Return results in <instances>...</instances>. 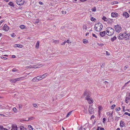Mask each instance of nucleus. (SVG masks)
<instances>
[{
  "instance_id": "1",
  "label": "nucleus",
  "mask_w": 130,
  "mask_h": 130,
  "mask_svg": "<svg viewBox=\"0 0 130 130\" xmlns=\"http://www.w3.org/2000/svg\"><path fill=\"white\" fill-rule=\"evenodd\" d=\"M91 94V92L88 91H85L83 94L84 97L86 96L85 98V100H87L88 103L90 104L92 103L94 101L93 99L90 98Z\"/></svg>"
},
{
  "instance_id": "2",
  "label": "nucleus",
  "mask_w": 130,
  "mask_h": 130,
  "mask_svg": "<svg viewBox=\"0 0 130 130\" xmlns=\"http://www.w3.org/2000/svg\"><path fill=\"white\" fill-rule=\"evenodd\" d=\"M103 27V26L101 23H96L95 25L94 29L97 32H99L101 30Z\"/></svg>"
},
{
  "instance_id": "3",
  "label": "nucleus",
  "mask_w": 130,
  "mask_h": 130,
  "mask_svg": "<svg viewBox=\"0 0 130 130\" xmlns=\"http://www.w3.org/2000/svg\"><path fill=\"white\" fill-rule=\"evenodd\" d=\"M106 34L109 36H111L112 35L114 32V29L111 27H107L106 30Z\"/></svg>"
},
{
  "instance_id": "4",
  "label": "nucleus",
  "mask_w": 130,
  "mask_h": 130,
  "mask_svg": "<svg viewBox=\"0 0 130 130\" xmlns=\"http://www.w3.org/2000/svg\"><path fill=\"white\" fill-rule=\"evenodd\" d=\"M116 31L118 33L120 32L122 30V28L121 26L119 25H115L114 27Z\"/></svg>"
},
{
  "instance_id": "5",
  "label": "nucleus",
  "mask_w": 130,
  "mask_h": 130,
  "mask_svg": "<svg viewBox=\"0 0 130 130\" xmlns=\"http://www.w3.org/2000/svg\"><path fill=\"white\" fill-rule=\"evenodd\" d=\"M24 0H17V4L18 5L21 6L24 4Z\"/></svg>"
},
{
  "instance_id": "6",
  "label": "nucleus",
  "mask_w": 130,
  "mask_h": 130,
  "mask_svg": "<svg viewBox=\"0 0 130 130\" xmlns=\"http://www.w3.org/2000/svg\"><path fill=\"white\" fill-rule=\"evenodd\" d=\"M88 111L89 113L91 114H93L94 113V109L92 107V106H89Z\"/></svg>"
},
{
  "instance_id": "7",
  "label": "nucleus",
  "mask_w": 130,
  "mask_h": 130,
  "mask_svg": "<svg viewBox=\"0 0 130 130\" xmlns=\"http://www.w3.org/2000/svg\"><path fill=\"white\" fill-rule=\"evenodd\" d=\"M126 33H123V34L120 33L118 36V38L119 39L121 40L123 39L124 37V36Z\"/></svg>"
},
{
  "instance_id": "8",
  "label": "nucleus",
  "mask_w": 130,
  "mask_h": 130,
  "mask_svg": "<svg viewBox=\"0 0 130 130\" xmlns=\"http://www.w3.org/2000/svg\"><path fill=\"white\" fill-rule=\"evenodd\" d=\"M3 28V30L6 31H7L9 29V27L6 24L4 25Z\"/></svg>"
},
{
  "instance_id": "9",
  "label": "nucleus",
  "mask_w": 130,
  "mask_h": 130,
  "mask_svg": "<svg viewBox=\"0 0 130 130\" xmlns=\"http://www.w3.org/2000/svg\"><path fill=\"white\" fill-rule=\"evenodd\" d=\"M123 16L125 17L126 18H128L129 16V14L126 12H123Z\"/></svg>"
},
{
  "instance_id": "10",
  "label": "nucleus",
  "mask_w": 130,
  "mask_h": 130,
  "mask_svg": "<svg viewBox=\"0 0 130 130\" xmlns=\"http://www.w3.org/2000/svg\"><path fill=\"white\" fill-rule=\"evenodd\" d=\"M43 66H44V65L42 64H40L39 65H35L33 66L32 68H40V67H42Z\"/></svg>"
},
{
  "instance_id": "11",
  "label": "nucleus",
  "mask_w": 130,
  "mask_h": 130,
  "mask_svg": "<svg viewBox=\"0 0 130 130\" xmlns=\"http://www.w3.org/2000/svg\"><path fill=\"white\" fill-rule=\"evenodd\" d=\"M118 14L116 12H112L111 14V17H116L118 16Z\"/></svg>"
},
{
  "instance_id": "12",
  "label": "nucleus",
  "mask_w": 130,
  "mask_h": 130,
  "mask_svg": "<svg viewBox=\"0 0 130 130\" xmlns=\"http://www.w3.org/2000/svg\"><path fill=\"white\" fill-rule=\"evenodd\" d=\"M11 130H17V127L15 124H12Z\"/></svg>"
},
{
  "instance_id": "13",
  "label": "nucleus",
  "mask_w": 130,
  "mask_h": 130,
  "mask_svg": "<svg viewBox=\"0 0 130 130\" xmlns=\"http://www.w3.org/2000/svg\"><path fill=\"white\" fill-rule=\"evenodd\" d=\"M99 34L101 37H103L105 35V31H104L102 32H100Z\"/></svg>"
},
{
  "instance_id": "14",
  "label": "nucleus",
  "mask_w": 130,
  "mask_h": 130,
  "mask_svg": "<svg viewBox=\"0 0 130 130\" xmlns=\"http://www.w3.org/2000/svg\"><path fill=\"white\" fill-rule=\"evenodd\" d=\"M130 36V35L127 34H126L124 36V39L125 40H128L129 39V37Z\"/></svg>"
},
{
  "instance_id": "15",
  "label": "nucleus",
  "mask_w": 130,
  "mask_h": 130,
  "mask_svg": "<svg viewBox=\"0 0 130 130\" xmlns=\"http://www.w3.org/2000/svg\"><path fill=\"white\" fill-rule=\"evenodd\" d=\"M120 125L121 127H123L125 126V124L123 121L121 120L120 122Z\"/></svg>"
},
{
  "instance_id": "16",
  "label": "nucleus",
  "mask_w": 130,
  "mask_h": 130,
  "mask_svg": "<svg viewBox=\"0 0 130 130\" xmlns=\"http://www.w3.org/2000/svg\"><path fill=\"white\" fill-rule=\"evenodd\" d=\"M126 98L128 100H130V92H129L127 94Z\"/></svg>"
},
{
  "instance_id": "17",
  "label": "nucleus",
  "mask_w": 130,
  "mask_h": 130,
  "mask_svg": "<svg viewBox=\"0 0 130 130\" xmlns=\"http://www.w3.org/2000/svg\"><path fill=\"white\" fill-rule=\"evenodd\" d=\"M39 41H37V43L36 44L35 47L37 48H39Z\"/></svg>"
},
{
  "instance_id": "18",
  "label": "nucleus",
  "mask_w": 130,
  "mask_h": 130,
  "mask_svg": "<svg viewBox=\"0 0 130 130\" xmlns=\"http://www.w3.org/2000/svg\"><path fill=\"white\" fill-rule=\"evenodd\" d=\"M24 78V77H21L20 78H15V82L17 81H19L20 80H21L22 79V78Z\"/></svg>"
},
{
  "instance_id": "19",
  "label": "nucleus",
  "mask_w": 130,
  "mask_h": 130,
  "mask_svg": "<svg viewBox=\"0 0 130 130\" xmlns=\"http://www.w3.org/2000/svg\"><path fill=\"white\" fill-rule=\"evenodd\" d=\"M15 45L16 46H15V47H18L20 48H22L23 46V45L21 44H16Z\"/></svg>"
},
{
  "instance_id": "20",
  "label": "nucleus",
  "mask_w": 130,
  "mask_h": 130,
  "mask_svg": "<svg viewBox=\"0 0 130 130\" xmlns=\"http://www.w3.org/2000/svg\"><path fill=\"white\" fill-rule=\"evenodd\" d=\"M8 5L9 6H12L13 7H14V5L13 3L12 2H10L8 4Z\"/></svg>"
},
{
  "instance_id": "21",
  "label": "nucleus",
  "mask_w": 130,
  "mask_h": 130,
  "mask_svg": "<svg viewBox=\"0 0 130 130\" xmlns=\"http://www.w3.org/2000/svg\"><path fill=\"white\" fill-rule=\"evenodd\" d=\"M47 75V73H45L44 74L42 75L41 76V78H42V79L43 78L46 77Z\"/></svg>"
},
{
  "instance_id": "22",
  "label": "nucleus",
  "mask_w": 130,
  "mask_h": 130,
  "mask_svg": "<svg viewBox=\"0 0 130 130\" xmlns=\"http://www.w3.org/2000/svg\"><path fill=\"white\" fill-rule=\"evenodd\" d=\"M83 30L85 31L87 29V27L86 25H83Z\"/></svg>"
},
{
  "instance_id": "23",
  "label": "nucleus",
  "mask_w": 130,
  "mask_h": 130,
  "mask_svg": "<svg viewBox=\"0 0 130 130\" xmlns=\"http://www.w3.org/2000/svg\"><path fill=\"white\" fill-rule=\"evenodd\" d=\"M31 81L33 82H38V80H37V77H35L34 78L31 80Z\"/></svg>"
},
{
  "instance_id": "24",
  "label": "nucleus",
  "mask_w": 130,
  "mask_h": 130,
  "mask_svg": "<svg viewBox=\"0 0 130 130\" xmlns=\"http://www.w3.org/2000/svg\"><path fill=\"white\" fill-rule=\"evenodd\" d=\"M20 130H26V129L24 128L23 126H20Z\"/></svg>"
},
{
  "instance_id": "25",
  "label": "nucleus",
  "mask_w": 130,
  "mask_h": 130,
  "mask_svg": "<svg viewBox=\"0 0 130 130\" xmlns=\"http://www.w3.org/2000/svg\"><path fill=\"white\" fill-rule=\"evenodd\" d=\"M89 41L88 40L86 39H84L83 40V43L84 44L87 43Z\"/></svg>"
},
{
  "instance_id": "26",
  "label": "nucleus",
  "mask_w": 130,
  "mask_h": 130,
  "mask_svg": "<svg viewBox=\"0 0 130 130\" xmlns=\"http://www.w3.org/2000/svg\"><path fill=\"white\" fill-rule=\"evenodd\" d=\"M36 77L38 81L42 79V78H41V76H38Z\"/></svg>"
},
{
  "instance_id": "27",
  "label": "nucleus",
  "mask_w": 130,
  "mask_h": 130,
  "mask_svg": "<svg viewBox=\"0 0 130 130\" xmlns=\"http://www.w3.org/2000/svg\"><path fill=\"white\" fill-rule=\"evenodd\" d=\"M72 111H70V112H69L68 113L67 115V117H69V116L70 115H71V113H72Z\"/></svg>"
},
{
  "instance_id": "28",
  "label": "nucleus",
  "mask_w": 130,
  "mask_h": 130,
  "mask_svg": "<svg viewBox=\"0 0 130 130\" xmlns=\"http://www.w3.org/2000/svg\"><path fill=\"white\" fill-rule=\"evenodd\" d=\"M99 112V113L102 109V106H99L98 107Z\"/></svg>"
},
{
  "instance_id": "29",
  "label": "nucleus",
  "mask_w": 130,
  "mask_h": 130,
  "mask_svg": "<svg viewBox=\"0 0 130 130\" xmlns=\"http://www.w3.org/2000/svg\"><path fill=\"white\" fill-rule=\"evenodd\" d=\"M102 20H103L105 21H107V19H108L105 16H103L102 18Z\"/></svg>"
},
{
  "instance_id": "30",
  "label": "nucleus",
  "mask_w": 130,
  "mask_h": 130,
  "mask_svg": "<svg viewBox=\"0 0 130 130\" xmlns=\"http://www.w3.org/2000/svg\"><path fill=\"white\" fill-rule=\"evenodd\" d=\"M0 129V130H8L7 129L4 128L3 126L2 125H1Z\"/></svg>"
},
{
  "instance_id": "31",
  "label": "nucleus",
  "mask_w": 130,
  "mask_h": 130,
  "mask_svg": "<svg viewBox=\"0 0 130 130\" xmlns=\"http://www.w3.org/2000/svg\"><path fill=\"white\" fill-rule=\"evenodd\" d=\"M10 81L11 83H15V79H10Z\"/></svg>"
},
{
  "instance_id": "32",
  "label": "nucleus",
  "mask_w": 130,
  "mask_h": 130,
  "mask_svg": "<svg viewBox=\"0 0 130 130\" xmlns=\"http://www.w3.org/2000/svg\"><path fill=\"white\" fill-rule=\"evenodd\" d=\"M53 42L55 44H58L59 43V41L58 40H56L54 39H53Z\"/></svg>"
},
{
  "instance_id": "33",
  "label": "nucleus",
  "mask_w": 130,
  "mask_h": 130,
  "mask_svg": "<svg viewBox=\"0 0 130 130\" xmlns=\"http://www.w3.org/2000/svg\"><path fill=\"white\" fill-rule=\"evenodd\" d=\"M91 10L93 12H95L96 10V7H95L92 8Z\"/></svg>"
},
{
  "instance_id": "34",
  "label": "nucleus",
  "mask_w": 130,
  "mask_h": 130,
  "mask_svg": "<svg viewBox=\"0 0 130 130\" xmlns=\"http://www.w3.org/2000/svg\"><path fill=\"white\" fill-rule=\"evenodd\" d=\"M25 27V26L24 25H21L20 26V27L22 29H24Z\"/></svg>"
},
{
  "instance_id": "35",
  "label": "nucleus",
  "mask_w": 130,
  "mask_h": 130,
  "mask_svg": "<svg viewBox=\"0 0 130 130\" xmlns=\"http://www.w3.org/2000/svg\"><path fill=\"white\" fill-rule=\"evenodd\" d=\"M97 44L98 45L100 46H104V44L103 43H97Z\"/></svg>"
},
{
  "instance_id": "36",
  "label": "nucleus",
  "mask_w": 130,
  "mask_h": 130,
  "mask_svg": "<svg viewBox=\"0 0 130 130\" xmlns=\"http://www.w3.org/2000/svg\"><path fill=\"white\" fill-rule=\"evenodd\" d=\"M61 13L63 14H67V12L66 11H61Z\"/></svg>"
},
{
  "instance_id": "37",
  "label": "nucleus",
  "mask_w": 130,
  "mask_h": 130,
  "mask_svg": "<svg viewBox=\"0 0 130 130\" xmlns=\"http://www.w3.org/2000/svg\"><path fill=\"white\" fill-rule=\"evenodd\" d=\"M35 119V118L34 117H29L28 118V120H31L33 119Z\"/></svg>"
},
{
  "instance_id": "38",
  "label": "nucleus",
  "mask_w": 130,
  "mask_h": 130,
  "mask_svg": "<svg viewBox=\"0 0 130 130\" xmlns=\"http://www.w3.org/2000/svg\"><path fill=\"white\" fill-rule=\"evenodd\" d=\"M91 20L92 21H94L96 20V19L93 17H91Z\"/></svg>"
},
{
  "instance_id": "39",
  "label": "nucleus",
  "mask_w": 130,
  "mask_h": 130,
  "mask_svg": "<svg viewBox=\"0 0 130 130\" xmlns=\"http://www.w3.org/2000/svg\"><path fill=\"white\" fill-rule=\"evenodd\" d=\"M28 127L29 128H30L31 129H30V130H33L34 128H33L30 125H28Z\"/></svg>"
},
{
  "instance_id": "40",
  "label": "nucleus",
  "mask_w": 130,
  "mask_h": 130,
  "mask_svg": "<svg viewBox=\"0 0 130 130\" xmlns=\"http://www.w3.org/2000/svg\"><path fill=\"white\" fill-rule=\"evenodd\" d=\"M116 37L115 36H114L112 38L111 40L112 41H113L114 40H115L116 39Z\"/></svg>"
},
{
  "instance_id": "41",
  "label": "nucleus",
  "mask_w": 130,
  "mask_h": 130,
  "mask_svg": "<svg viewBox=\"0 0 130 130\" xmlns=\"http://www.w3.org/2000/svg\"><path fill=\"white\" fill-rule=\"evenodd\" d=\"M12 71L14 72H17L18 71V70L15 68H13L12 69Z\"/></svg>"
},
{
  "instance_id": "42",
  "label": "nucleus",
  "mask_w": 130,
  "mask_h": 130,
  "mask_svg": "<svg viewBox=\"0 0 130 130\" xmlns=\"http://www.w3.org/2000/svg\"><path fill=\"white\" fill-rule=\"evenodd\" d=\"M92 36L93 37H95V38H97V36H96V35L95 34H92Z\"/></svg>"
},
{
  "instance_id": "43",
  "label": "nucleus",
  "mask_w": 130,
  "mask_h": 130,
  "mask_svg": "<svg viewBox=\"0 0 130 130\" xmlns=\"http://www.w3.org/2000/svg\"><path fill=\"white\" fill-rule=\"evenodd\" d=\"M79 129H80V130H85V128H83L82 126L80 127V128L79 129Z\"/></svg>"
},
{
  "instance_id": "44",
  "label": "nucleus",
  "mask_w": 130,
  "mask_h": 130,
  "mask_svg": "<svg viewBox=\"0 0 130 130\" xmlns=\"http://www.w3.org/2000/svg\"><path fill=\"white\" fill-rule=\"evenodd\" d=\"M2 59H4V60H6L7 59V58L4 57L3 56H1L0 57Z\"/></svg>"
},
{
  "instance_id": "45",
  "label": "nucleus",
  "mask_w": 130,
  "mask_h": 130,
  "mask_svg": "<svg viewBox=\"0 0 130 130\" xmlns=\"http://www.w3.org/2000/svg\"><path fill=\"white\" fill-rule=\"evenodd\" d=\"M13 110L15 112H17V109L15 108L14 107L13 109Z\"/></svg>"
},
{
  "instance_id": "46",
  "label": "nucleus",
  "mask_w": 130,
  "mask_h": 130,
  "mask_svg": "<svg viewBox=\"0 0 130 130\" xmlns=\"http://www.w3.org/2000/svg\"><path fill=\"white\" fill-rule=\"evenodd\" d=\"M121 109V108L120 107L117 108L115 110L117 111H119Z\"/></svg>"
},
{
  "instance_id": "47",
  "label": "nucleus",
  "mask_w": 130,
  "mask_h": 130,
  "mask_svg": "<svg viewBox=\"0 0 130 130\" xmlns=\"http://www.w3.org/2000/svg\"><path fill=\"white\" fill-rule=\"evenodd\" d=\"M124 114L126 115H127L128 116H130V113H128L127 112H125Z\"/></svg>"
},
{
  "instance_id": "48",
  "label": "nucleus",
  "mask_w": 130,
  "mask_h": 130,
  "mask_svg": "<svg viewBox=\"0 0 130 130\" xmlns=\"http://www.w3.org/2000/svg\"><path fill=\"white\" fill-rule=\"evenodd\" d=\"M66 42H67L68 43H71V42H70L69 40V39H68L67 40V41H66Z\"/></svg>"
},
{
  "instance_id": "49",
  "label": "nucleus",
  "mask_w": 130,
  "mask_h": 130,
  "mask_svg": "<svg viewBox=\"0 0 130 130\" xmlns=\"http://www.w3.org/2000/svg\"><path fill=\"white\" fill-rule=\"evenodd\" d=\"M15 34L14 33H13L11 34V36L12 37H14L15 36Z\"/></svg>"
},
{
  "instance_id": "50",
  "label": "nucleus",
  "mask_w": 130,
  "mask_h": 130,
  "mask_svg": "<svg viewBox=\"0 0 130 130\" xmlns=\"http://www.w3.org/2000/svg\"><path fill=\"white\" fill-rule=\"evenodd\" d=\"M127 68V65L125 66L124 67V70H125Z\"/></svg>"
},
{
  "instance_id": "51",
  "label": "nucleus",
  "mask_w": 130,
  "mask_h": 130,
  "mask_svg": "<svg viewBox=\"0 0 130 130\" xmlns=\"http://www.w3.org/2000/svg\"><path fill=\"white\" fill-rule=\"evenodd\" d=\"M4 20H1L0 21V25L3 22H4Z\"/></svg>"
},
{
  "instance_id": "52",
  "label": "nucleus",
  "mask_w": 130,
  "mask_h": 130,
  "mask_svg": "<svg viewBox=\"0 0 130 130\" xmlns=\"http://www.w3.org/2000/svg\"><path fill=\"white\" fill-rule=\"evenodd\" d=\"M66 43V41H64V42H63L61 44V45H65Z\"/></svg>"
},
{
  "instance_id": "53",
  "label": "nucleus",
  "mask_w": 130,
  "mask_h": 130,
  "mask_svg": "<svg viewBox=\"0 0 130 130\" xmlns=\"http://www.w3.org/2000/svg\"><path fill=\"white\" fill-rule=\"evenodd\" d=\"M109 19H107V21H106V22L108 23H111V22L110 21Z\"/></svg>"
},
{
  "instance_id": "54",
  "label": "nucleus",
  "mask_w": 130,
  "mask_h": 130,
  "mask_svg": "<svg viewBox=\"0 0 130 130\" xmlns=\"http://www.w3.org/2000/svg\"><path fill=\"white\" fill-rule=\"evenodd\" d=\"M129 82H130V81H128V82H127L125 84V85H127V84H128L129 83Z\"/></svg>"
},
{
  "instance_id": "55",
  "label": "nucleus",
  "mask_w": 130,
  "mask_h": 130,
  "mask_svg": "<svg viewBox=\"0 0 130 130\" xmlns=\"http://www.w3.org/2000/svg\"><path fill=\"white\" fill-rule=\"evenodd\" d=\"M39 4H40L41 5H43V3L42 2H40V1L39 2Z\"/></svg>"
},
{
  "instance_id": "56",
  "label": "nucleus",
  "mask_w": 130,
  "mask_h": 130,
  "mask_svg": "<svg viewBox=\"0 0 130 130\" xmlns=\"http://www.w3.org/2000/svg\"><path fill=\"white\" fill-rule=\"evenodd\" d=\"M94 117L95 116L93 115H92L91 117V119L93 118H94Z\"/></svg>"
},
{
  "instance_id": "57",
  "label": "nucleus",
  "mask_w": 130,
  "mask_h": 130,
  "mask_svg": "<svg viewBox=\"0 0 130 130\" xmlns=\"http://www.w3.org/2000/svg\"><path fill=\"white\" fill-rule=\"evenodd\" d=\"M128 99H126H126L125 100V102L126 103H128Z\"/></svg>"
},
{
  "instance_id": "58",
  "label": "nucleus",
  "mask_w": 130,
  "mask_h": 130,
  "mask_svg": "<svg viewBox=\"0 0 130 130\" xmlns=\"http://www.w3.org/2000/svg\"><path fill=\"white\" fill-rule=\"evenodd\" d=\"M106 119L105 118H104L103 119V122H104L105 121Z\"/></svg>"
},
{
  "instance_id": "59",
  "label": "nucleus",
  "mask_w": 130,
  "mask_h": 130,
  "mask_svg": "<svg viewBox=\"0 0 130 130\" xmlns=\"http://www.w3.org/2000/svg\"><path fill=\"white\" fill-rule=\"evenodd\" d=\"M12 57L13 58H14L15 57V55H12Z\"/></svg>"
},
{
  "instance_id": "60",
  "label": "nucleus",
  "mask_w": 130,
  "mask_h": 130,
  "mask_svg": "<svg viewBox=\"0 0 130 130\" xmlns=\"http://www.w3.org/2000/svg\"><path fill=\"white\" fill-rule=\"evenodd\" d=\"M80 1L82 2H84L86 1L87 0H80Z\"/></svg>"
},
{
  "instance_id": "61",
  "label": "nucleus",
  "mask_w": 130,
  "mask_h": 130,
  "mask_svg": "<svg viewBox=\"0 0 130 130\" xmlns=\"http://www.w3.org/2000/svg\"><path fill=\"white\" fill-rule=\"evenodd\" d=\"M89 33L88 32H87V33L86 34V35H85V36H87L88 35H89Z\"/></svg>"
},
{
  "instance_id": "62",
  "label": "nucleus",
  "mask_w": 130,
  "mask_h": 130,
  "mask_svg": "<svg viewBox=\"0 0 130 130\" xmlns=\"http://www.w3.org/2000/svg\"><path fill=\"white\" fill-rule=\"evenodd\" d=\"M100 130H105V129L103 128H100Z\"/></svg>"
},
{
  "instance_id": "63",
  "label": "nucleus",
  "mask_w": 130,
  "mask_h": 130,
  "mask_svg": "<svg viewBox=\"0 0 130 130\" xmlns=\"http://www.w3.org/2000/svg\"><path fill=\"white\" fill-rule=\"evenodd\" d=\"M32 66H30L29 67H28V68H32Z\"/></svg>"
},
{
  "instance_id": "64",
  "label": "nucleus",
  "mask_w": 130,
  "mask_h": 130,
  "mask_svg": "<svg viewBox=\"0 0 130 130\" xmlns=\"http://www.w3.org/2000/svg\"><path fill=\"white\" fill-rule=\"evenodd\" d=\"M100 128V127H98L96 130H99V129Z\"/></svg>"
}]
</instances>
